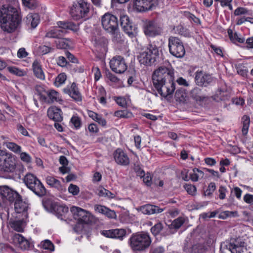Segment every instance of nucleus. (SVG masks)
<instances>
[{
	"instance_id": "1a4fd4ad",
	"label": "nucleus",
	"mask_w": 253,
	"mask_h": 253,
	"mask_svg": "<svg viewBox=\"0 0 253 253\" xmlns=\"http://www.w3.org/2000/svg\"><path fill=\"white\" fill-rule=\"evenodd\" d=\"M89 4L84 0H77L74 3L70 10V14L75 20L80 19L89 11Z\"/></svg>"
},
{
	"instance_id": "20e7f679",
	"label": "nucleus",
	"mask_w": 253,
	"mask_h": 253,
	"mask_svg": "<svg viewBox=\"0 0 253 253\" xmlns=\"http://www.w3.org/2000/svg\"><path fill=\"white\" fill-rule=\"evenodd\" d=\"M23 180L27 187L37 195L41 197L45 195L46 191L44 186L34 174L27 173Z\"/></svg>"
},
{
	"instance_id": "49530a36",
	"label": "nucleus",
	"mask_w": 253,
	"mask_h": 253,
	"mask_svg": "<svg viewBox=\"0 0 253 253\" xmlns=\"http://www.w3.org/2000/svg\"><path fill=\"white\" fill-rule=\"evenodd\" d=\"M131 113L126 110H119L115 112L114 115L119 118H129L131 116Z\"/></svg>"
},
{
	"instance_id": "dca6fc26",
	"label": "nucleus",
	"mask_w": 253,
	"mask_h": 253,
	"mask_svg": "<svg viewBox=\"0 0 253 253\" xmlns=\"http://www.w3.org/2000/svg\"><path fill=\"white\" fill-rule=\"evenodd\" d=\"M226 247L231 253H243L246 250V243L240 239H231Z\"/></svg>"
},
{
	"instance_id": "680f3d73",
	"label": "nucleus",
	"mask_w": 253,
	"mask_h": 253,
	"mask_svg": "<svg viewBox=\"0 0 253 253\" xmlns=\"http://www.w3.org/2000/svg\"><path fill=\"white\" fill-rule=\"evenodd\" d=\"M231 192H233L234 193V194L237 197V199H241L242 190L240 188L238 187H234L232 190Z\"/></svg>"
},
{
	"instance_id": "79ce46f5",
	"label": "nucleus",
	"mask_w": 253,
	"mask_h": 253,
	"mask_svg": "<svg viewBox=\"0 0 253 253\" xmlns=\"http://www.w3.org/2000/svg\"><path fill=\"white\" fill-rule=\"evenodd\" d=\"M18 155H19L20 159L22 162L26 164H29L31 163L32 159L28 153L26 152H23L21 151V153H18Z\"/></svg>"
},
{
	"instance_id": "ddd939ff",
	"label": "nucleus",
	"mask_w": 253,
	"mask_h": 253,
	"mask_svg": "<svg viewBox=\"0 0 253 253\" xmlns=\"http://www.w3.org/2000/svg\"><path fill=\"white\" fill-rule=\"evenodd\" d=\"M120 24L124 31L131 38L135 37L137 33V28L132 25L127 15L120 17Z\"/></svg>"
},
{
	"instance_id": "8fccbe9b",
	"label": "nucleus",
	"mask_w": 253,
	"mask_h": 253,
	"mask_svg": "<svg viewBox=\"0 0 253 253\" xmlns=\"http://www.w3.org/2000/svg\"><path fill=\"white\" fill-rule=\"evenodd\" d=\"M184 187L188 194L191 195H195L196 194L197 189L194 185L186 184Z\"/></svg>"
},
{
	"instance_id": "5701e85b",
	"label": "nucleus",
	"mask_w": 253,
	"mask_h": 253,
	"mask_svg": "<svg viewBox=\"0 0 253 253\" xmlns=\"http://www.w3.org/2000/svg\"><path fill=\"white\" fill-rule=\"evenodd\" d=\"M47 113L48 118L55 122H61L63 120L62 111L56 107H49Z\"/></svg>"
},
{
	"instance_id": "09e8293b",
	"label": "nucleus",
	"mask_w": 253,
	"mask_h": 253,
	"mask_svg": "<svg viewBox=\"0 0 253 253\" xmlns=\"http://www.w3.org/2000/svg\"><path fill=\"white\" fill-rule=\"evenodd\" d=\"M185 219L183 217H179L177 218L174 219L172 222V226L174 228H179L184 223Z\"/></svg>"
},
{
	"instance_id": "c85d7f7f",
	"label": "nucleus",
	"mask_w": 253,
	"mask_h": 253,
	"mask_svg": "<svg viewBox=\"0 0 253 253\" xmlns=\"http://www.w3.org/2000/svg\"><path fill=\"white\" fill-rule=\"evenodd\" d=\"M57 27H59L60 29L65 30L67 31V30H71L74 32H77L79 30V26L72 22H65V21H59L57 22Z\"/></svg>"
},
{
	"instance_id": "f8f14e48",
	"label": "nucleus",
	"mask_w": 253,
	"mask_h": 253,
	"mask_svg": "<svg viewBox=\"0 0 253 253\" xmlns=\"http://www.w3.org/2000/svg\"><path fill=\"white\" fill-rule=\"evenodd\" d=\"M159 93L164 97L171 94L175 90V84L172 80L159 83L157 84H153Z\"/></svg>"
},
{
	"instance_id": "a18cd8bd",
	"label": "nucleus",
	"mask_w": 253,
	"mask_h": 253,
	"mask_svg": "<svg viewBox=\"0 0 253 253\" xmlns=\"http://www.w3.org/2000/svg\"><path fill=\"white\" fill-rule=\"evenodd\" d=\"M23 4L30 9H35L38 5L36 0H22Z\"/></svg>"
},
{
	"instance_id": "423d86ee",
	"label": "nucleus",
	"mask_w": 253,
	"mask_h": 253,
	"mask_svg": "<svg viewBox=\"0 0 253 253\" xmlns=\"http://www.w3.org/2000/svg\"><path fill=\"white\" fill-rule=\"evenodd\" d=\"M174 72L169 65L168 67L160 66L156 70L152 76L153 84L173 80Z\"/></svg>"
},
{
	"instance_id": "aec40b11",
	"label": "nucleus",
	"mask_w": 253,
	"mask_h": 253,
	"mask_svg": "<svg viewBox=\"0 0 253 253\" xmlns=\"http://www.w3.org/2000/svg\"><path fill=\"white\" fill-rule=\"evenodd\" d=\"M64 93L68 94L76 101H82V97L81 93L75 83L72 84L70 87H67L63 89Z\"/></svg>"
},
{
	"instance_id": "473e14b6",
	"label": "nucleus",
	"mask_w": 253,
	"mask_h": 253,
	"mask_svg": "<svg viewBox=\"0 0 253 253\" xmlns=\"http://www.w3.org/2000/svg\"><path fill=\"white\" fill-rule=\"evenodd\" d=\"M9 224L11 227L17 232H22L25 227V223L22 220H11Z\"/></svg>"
},
{
	"instance_id": "393cba45",
	"label": "nucleus",
	"mask_w": 253,
	"mask_h": 253,
	"mask_svg": "<svg viewBox=\"0 0 253 253\" xmlns=\"http://www.w3.org/2000/svg\"><path fill=\"white\" fill-rule=\"evenodd\" d=\"M51 209L53 213L61 219H63L65 214L68 211L67 207L55 203L51 204Z\"/></svg>"
},
{
	"instance_id": "774afa93",
	"label": "nucleus",
	"mask_w": 253,
	"mask_h": 253,
	"mask_svg": "<svg viewBox=\"0 0 253 253\" xmlns=\"http://www.w3.org/2000/svg\"><path fill=\"white\" fill-rule=\"evenodd\" d=\"M29 242L27 239L24 238L22 243H21V246L20 247V248L22 250H27L29 248Z\"/></svg>"
},
{
	"instance_id": "4c0bfd02",
	"label": "nucleus",
	"mask_w": 253,
	"mask_h": 253,
	"mask_svg": "<svg viewBox=\"0 0 253 253\" xmlns=\"http://www.w3.org/2000/svg\"><path fill=\"white\" fill-rule=\"evenodd\" d=\"M14 208L17 212L20 213L27 211L28 205L21 200H17L14 203Z\"/></svg>"
},
{
	"instance_id": "4468645a",
	"label": "nucleus",
	"mask_w": 253,
	"mask_h": 253,
	"mask_svg": "<svg viewBox=\"0 0 253 253\" xmlns=\"http://www.w3.org/2000/svg\"><path fill=\"white\" fill-rule=\"evenodd\" d=\"M110 67L113 72L118 74L124 73L127 68L124 59L121 56L114 57L110 61Z\"/></svg>"
},
{
	"instance_id": "603ef678",
	"label": "nucleus",
	"mask_w": 253,
	"mask_h": 253,
	"mask_svg": "<svg viewBox=\"0 0 253 253\" xmlns=\"http://www.w3.org/2000/svg\"><path fill=\"white\" fill-rule=\"evenodd\" d=\"M250 11L246 8L239 7L234 11V14L236 16L244 14H250Z\"/></svg>"
},
{
	"instance_id": "bb28decb",
	"label": "nucleus",
	"mask_w": 253,
	"mask_h": 253,
	"mask_svg": "<svg viewBox=\"0 0 253 253\" xmlns=\"http://www.w3.org/2000/svg\"><path fill=\"white\" fill-rule=\"evenodd\" d=\"M66 33V30L60 29L59 27L55 26L46 33L45 37L49 38L60 39L63 37Z\"/></svg>"
},
{
	"instance_id": "de8ad7c7",
	"label": "nucleus",
	"mask_w": 253,
	"mask_h": 253,
	"mask_svg": "<svg viewBox=\"0 0 253 253\" xmlns=\"http://www.w3.org/2000/svg\"><path fill=\"white\" fill-rule=\"evenodd\" d=\"M25 238L19 234H15L13 236V242L18 247L20 248L21 243L23 241Z\"/></svg>"
},
{
	"instance_id": "39448f33",
	"label": "nucleus",
	"mask_w": 253,
	"mask_h": 253,
	"mask_svg": "<svg viewBox=\"0 0 253 253\" xmlns=\"http://www.w3.org/2000/svg\"><path fill=\"white\" fill-rule=\"evenodd\" d=\"M16 168V160L12 154L0 151V170L13 172Z\"/></svg>"
},
{
	"instance_id": "c756f323",
	"label": "nucleus",
	"mask_w": 253,
	"mask_h": 253,
	"mask_svg": "<svg viewBox=\"0 0 253 253\" xmlns=\"http://www.w3.org/2000/svg\"><path fill=\"white\" fill-rule=\"evenodd\" d=\"M40 17L37 13H30L26 17V23L32 28H36L39 23Z\"/></svg>"
},
{
	"instance_id": "5fc2aeb1",
	"label": "nucleus",
	"mask_w": 253,
	"mask_h": 253,
	"mask_svg": "<svg viewBox=\"0 0 253 253\" xmlns=\"http://www.w3.org/2000/svg\"><path fill=\"white\" fill-rule=\"evenodd\" d=\"M116 103L120 106L125 108L127 106V102L126 98L124 97H117L115 99Z\"/></svg>"
},
{
	"instance_id": "f03ea898",
	"label": "nucleus",
	"mask_w": 253,
	"mask_h": 253,
	"mask_svg": "<svg viewBox=\"0 0 253 253\" xmlns=\"http://www.w3.org/2000/svg\"><path fill=\"white\" fill-rule=\"evenodd\" d=\"M101 24L104 29L112 35L114 40L117 42L123 41V35L119 31L116 16L106 13L102 16Z\"/></svg>"
},
{
	"instance_id": "3c124183",
	"label": "nucleus",
	"mask_w": 253,
	"mask_h": 253,
	"mask_svg": "<svg viewBox=\"0 0 253 253\" xmlns=\"http://www.w3.org/2000/svg\"><path fill=\"white\" fill-rule=\"evenodd\" d=\"M42 248L45 250H48L50 251H53L54 250V245L49 240H46L44 241L42 243Z\"/></svg>"
},
{
	"instance_id": "37998d69",
	"label": "nucleus",
	"mask_w": 253,
	"mask_h": 253,
	"mask_svg": "<svg viewBox=\"0 0 253 253\" xmlns=\"http://www.w3.org/2000/svg\"><path fill=\"white\" fill-rule=\"evenodd\" d=\"M70 123L76 129H79L81 126V120L78 116L74 115L70 120Z\"/></svg>"
},
{
	"instance_id": "4be33fe9",
	"label": "nucleus",
	"mask_w": 253,
	"mask_h": 253,
	"mask_svg": "<svg viewBox=\"0 0 253 253\" xmlns=\"http://www.w3.org/2000/svg\"><path fill=\"white\" fill-rule=\"evenodd\" d=\"M0 194L3 199L7 200L10 202L13 201L18 195L17 192L13 190L7 186L0 187Z\"/></svg>"
},
{
	"instance_id": "e2e57ef3",
	"label": "nucleus",
	"mask_w": 253,
	"mask_h": 253,
	"mask_svg": "<svg viewBox=\"0 0 253 253\" xmlns=\"http://www.w3.org/2000/svg\"><path fill=\"white\" fill-rule=\"evenodd\" d=\"M9 71L19 76H23V72L16 67H9Z\"/></svg>"
},
{
	"instance_id": "7ed1b4c3",
	"label": "nucleus",
	"mask_w": 253,
	"mask_h": 253,
	"mask_svg": "<svg viewBox=\"0 0 253 253\" xmlns=\"http://www.w3.org/2000/svg\"><path fill=\"white\" fill-rule=\"evenodd\" d=\"M128 243L133 252H141L145 251L150 247L151 239L148 233L138 232L131 235Z\"/></svg>"
},
{
	"instance_id": "a19ab883",
	"label": "nucleus",
	"mask_w": 253,
	"mask_h": 253,
	"mask_svg": "<svg viewBox=\"0 0 253 253\" xmlns=\"http://www.w3.org/2000/svg\"><path fill=\"white\" fill-rule=\"evenodd\" d=\"M243 120V125L242 127V133L245 135L248 133V129L250 124V119L249 117L245 115L242 118Z\"/></svg>"
},
{
	"instance_id": "a878e982",
	"label": "nucleus",
	"mask_w": 253,
	"mask_h": 253,
	"mask_svg": "<svg viewBox=\"0 0 253 253\" xmlns=\"http://www.w3.org/2000/svg\"><path fill=\"white\" fill-rule=\"evenodd\" d=\"M107 40L102 37L95 38L94 44L97 51L104 53L107 51Z\"/></svg>"
},
{
	"instance_id": "412c9836",
	"label": "nucleus",
	"mask_w": 253,
	"mask_h": 253,
	"mask_svg": "<svg viewBox=\"0 0 253 253\" xmlns=\"http://www.w3.org/2000/svg\"><path fill=\"white\" fill-rule=\"evenodd\" d=\"M104 236L111 238H117L122 240L126 235V232L123 229H115L108 230H103L101 232Z\"/></svg>"
},
{
	"instance_id": "338daca9",
	"label": "nucleus",
	"mask_w": 253,
	"mask_h": 253,
	"mask_svg": "<svg viewBox=\"0 0 253 253\" xmlns=\"http://www.w3.org/2000/svg\"><path fill=\"white\" fill-rule=\"evenodd\" d=\"M28 55L27 52L24 48H20L17 52V56L19 58H24Z\"/></svg>"
},
{
	"instance_id": "6ab92c4d",
	"label": "nucleus",
	"mask_w": 253,
	"mask_h": 253,
	"mask_svg": "<svg viewBox=\"0 0 253 253\" xmlns=\"http://www.w3.org/2000/svg\"><path fill=\"white\" fill-rule=\"evenodd\" d=\"M114 158L118 164L126 166L129 164V159L127 155L121 149H117L114 152Z\"/></svg>"
},
{
	"instance_id": "72a5a7b5",
	"label": "nucleus",
	"mask_w": 253,
	"mask_h": 253,
	"mask_svg": "<svg viewBox=\"0 0 253 253\" xmlns=\"http://www.w3.org/2000/svg\"><path fill=\"white\" fill-rule=\"evenodd\" d=\"M175 98L176 101L184 103L188 98L187 93L184 89H178L175 93Z\"/></svg>"
},
{
	"instance_id": "58836bf2",
	"label": "nucleus",
	"mask_w": 253,
	"mask_h": 253,
	"mask_svg": "<svg viewBox=\"0 0 253 253\" xmlns=\"http://www.w3.org/2000/svg\"><path fill=\"white\" fill-rule=\"evenodd\" d=\"M46 181L47 184L51 187H53L57 189H60L61 187V183L59 180L56 179L54 177L47 176L46 177Z\"/></svg>"
},
{
	"instance_id": "f704fd0d",
	"label": "nucleus",
	"mask_w": 253,
	"mask_h": 253,
	"mask_svg": "<svg viewBox=\"0 0 253 253\" xmlns=\"http://www.w3.org/2000/svg\"><path fill=\"white\" fill-rule=\"evenodd\" d=\"M227 33L230 40L233 42L243 43L245 41L244 38L240 37L236 32L233 33L231 29H228Z\"/></svg>"
},
{
	"instance_id": "a211bd4d",
	"label": "nucleus",
	"mask_w": 253,
	"mask_h": 253,
	"mask_svg": "<svg viewBox=\"0 0 253 253\" xmlns=\"http://www.w3.org/2000/svg\"><path fill=\"white\" fill-rule=\"evenodd\" d=\"M136 210L138 212L147 215L159 213L163 212L164 210V209L160 208L158 206L151 204H146L138 207L136 208Z\"/></svg>"
},
{
	"instance_id": "864d4df0",
	"label": "nucleus",
	"mask_w": 253,
	"mask_h": 253,
	"mask_svg": "<svg viewBox=\"0 0 253 253\" xmlns=\"http://www.w3.org/2000/svg\"><path fill=\"white\" fill-rule=\"evenodd\" d=\"M216 189L215 184L214 182H211L205 192V195L207 196L211 195Z\"/></svg>"
},
{
	"instance_id": "0e129e2a",
	"label": "nucleus",
	"mask_w": 253,
	"mask_h": 253,
	"mask_svg": "<svg viewBox=\"0 0 253 253\" xmlns=\"http://www.w3.org/2000/svg\"><path fill=\"white\" fill-rule=\"evenodd\" d=\"M107 209L108 208L102 205H96L95 206V211L103 214H104Z\"/></svg>"
},
{
	"instance_id": "052dcab7",
	"label": "nucleus",
	"mask_w": 253,
	"mask_h": 253,
	"mask_svg": "<svg viewBox=\"0 0 253 253\" xmlns=\"http://www.w3.org/2000/svg\"><path fill=\"white\" fill-rule=\"evenodd\" d=\"M104 215L110 218H115L117 216L116 212L114 211L111 210L108 208L104 213Z\"/></svg>"
},
{
	"instance_id": "9b49d317",
	"label": "nucleus",
	"mask_w": 253,
	"mask_h": 253,
	"mask_svg": "<svg viewBox=\"0 0 253 253\" xmlns=\"http://www.w3.org/2000/svg\"><path fill=\"white\" fill-rule=\"evenodd\" d=\"M143 31L147 36L154 37L162 34V28L160 24L156 21L149 20L144 23Z\"/></svg>"
},
{
	"instance_id": "0eeeda50",
	"label": "nucleus",
	"mask_w": 253,
	"mask_h": 253,
	"mask_svg": "<svg viewBox=\"0 0 253 253\" xmlns=\"http://www.w3.org/2000/svg\"><path fill=\"white\" fill-rule=\"evenodd\" d=\"M159 51L155 45L149 44L147 47L140 53L138 59L141 64L150 65L156 61Z\"/></svg>"
},
{
	"instance_id": "6e6552de",
	"label": "nucleus",
	"mask_w": 253,
	"mask_h": 253,
	"mask_svg": "<svg viewBox=\"0 0 253 253\" xmlns=\"http://www.w3.org/2000/svg\"><path fill=\"white\" fill-rule=\"evenodd\" d=\"M169 48L170 53L177 58H182L185 54L183 42L175 37L171 36L169 38Z\"/></svg>"
},
{
	"instance_id": "69168bd1",
	"label": "nucleus",
	"mask_w": 253,
	"mask_h": 253,
	"mask_svg": "<svg viewBox=\"0 0 253 253\" xmlns=\"http://www.w3.org/2000/svg\"><path fill=\"white\" fill-rule=\"evenodd\" d=\"M57 64L61 67H65L67 64V62L65 57L63 56H60L57 60Z\"/></svg>"
},
{
	"instance_id": "6e6d98bb",
	"label": "nucleus",
	"mask_w": 253,
	"mask_h": 253,
	"mask_svg": "<svg viewBox=\"0 0 253 253\" xmlns=\"http://www.w3.org/2000/svg\"><path fill=\"white\" fill-rule=\"evenodd\" d=\"M68 191L73 195H77L80 191L78 186L73 184H71L68 187Z\"/></svg>"
},
{
	"instance_id": "ea45409f",
	"label": "nucleus",
	"mask_w": 253,
	"mask_h": 253,
	"mask_svg": "<svg viewBox=\"0 0 253 253\" xmlns=\"http://www.w3.org/2000/svg\"><path fill=\"white\" fill-rule=\"evenodd\" d=\"M67 79V76L64 73H60L55 78L54 81V85L57 87H59L61 85L63 84Z\"/></svg>"
},
{
	"instance_id": "9d476101",
	"label": "nucleus",
	"mask_w": 253,
	"mask_h": 253,
	"mask_svg": "<svg viewBox=\"0 0 253 253\" xmlns=\"http://www.w3.org/2000/svg\"><path fill=\"white\" fill-rule=\"evenodd\" d=\"M70 211L74 218L77 219L80 223L88 224L92 220V215L88 211L76 206H72Z\"/></svg>"
},
{
	"instance_id": "f3484780",
	"label": "nucleus",
	"mask_w": 253,
	"mask_h": 253,
	"mask_svg": "<svg viewBox=\"0 0 253 253\" xmlns=\"http://www.w3.org/2000/svg\"><path fill=\"white\" fill-rule=\"evenodd\" d=\"M156 5V0H134L133 7L139 12L152 10Z\"/></svg>"
},
{
	"instance_id": "7c9ffc66",
	"label": "nucleus",
	"mask_w": 253,
	"mask_h": 253,
	"mask_svg": "<svg viewBox=\"0 0 253 253\" xmlns=\"http://www.w3.org/2000/svg\"><path fill=\"white\" fill-rule=\"evenodd\" d=\"M33 72L35 75L41 80H44L45 76L42 70V66L38 60H35L32 64Z\"/></svg>"
},
{
	"instance_id": "2eb2a0df",
	"label": "nucleus",
	"mask_w": 253,
	"mask_h": 253,
	"mask_svg": "<svg viewBox=\"0 0 253 253\" xmlns=\"http://www.w3.org/2000/svg\"><path fill=\"white\" fill-rule=\"evenodd\" d=\"M213 80L211 75L203 71L198 70L195 73V82L199 86L206 87L212 83Z\"/></svg>"
},
{
	"instance_id": "cd10ccee",
	"label": "nucleus",
	"mask_w": 253,
	"mask_h": 253,
	"mask_svg": "<svg viewBox=\"0 0 253 253\" xmlns=\"http://www.w3.org/2000/svg\"><path fill=\"white\" fill-rule=\"evenodd\" d=\"M191 97L197 102H202L206 100L208 97L204 94L202 89L196 87L190 92Z\"/></svg>"
},
{
	"instance_id": "bf43d9fd",
	"label": "nucleus",
	"mask_w": 253,
	"mask_h": 253,
	"mask_svg": "<svg viewBox=\"0 0 253 253\" xmlns=\"http://www.w3.org/2000/svg\"><path fill=\"white\" fill-rule=\"evenodd\" d=\"M51 48L46 45H41L39 47V52L42 54H45L50 51Z\"/></svg>"
},
{
	"instance_id": "f257e3e1",
	"label": "nucleus",
	"mask_w": 253,
	"mask_h": 253,
	"mask_svg": "<svg viewBox=\"0 0 253 253\" xmlns=\"http://www.w3.org/2000/svg\"><path fill=\"white\" fill-rule=\"evenodd\" d=\"M0 22L4 26L2 27L9 33L13 32L19 25L20 19L17 6L4 4L0 10Z\"/></svg>"
},
{
	"instance_id": "2f4dec72",
	"label": "nucleus",
	"mask_w": 253,
	"mask_h": 253,
	"mask_svg": "<svg viewBox=\"0 0 253 253\" xmlns=\"http://www.w3.org/2000/svg\"><path fill=\"white\" fill-rule=\"evenodd\" d=\"M3 145L16 154L20 153L22 150V147L20 145H18L14 142H10L9 141L3 142Z\"/></svg>"
},
{
	"instance_id": "b1692460",
	"label": "nucleus",
	"mask_w": 253,
	"mask_h": 253,
	"mask_svg": "<svg viewBox=\"0 0 253 253\" xmlns=\"http://www.w3.org/2000/svg\"><path fill=\"white\" fill-rule=\"evenodd\" d=\"M45 93L47 96L42 95V97L47 103H52L55 102H60L62 101L60 94L55 90H48L45 91Z\"/></svg>"
},
{
	"instance_id": "e433bc0d",
	"label": "nucleus",
	"mask_w": 253,
	"mask_h": 253,
	"mask_svg": "<svg viewBox=\"0 0 253 253\" xmlns=\"http://www.w3.org/2000/svg\"><path fill=\"white\" fill-rule=\"evenodd\" d=\"M71 41L69 39L61 38L56 42V46L58 48L66 49L70 46Z\"/></svg>"
},
{
	"instance_id": "13d9d810",
	"label": "nucleus",
	"mask_w": 253,
	"mask_h": 253,
	"mask_svg": "<svg viewBox=\"0 0 253 253\" xmlns=\"http://www.w3.org/2000/svg\"><path fill=\"white\" fill-rule=\"evenodd\" d=\"M215 1L219 2L220 5L222 6H228L230 10L232 9V6L231 2L232 0H214Z\"/></svg>"
},
{
	"instance_id": "c03bdc74",
	"label": "nucleus",
	"mask_w": 253,
	"mask_h": 253,
	"mask_svg": "<svg viewBox=\"0 0 253 253\" xmlns=\"http://www.w3.org/2000/svg\"><path fill=\"white\" fill-rule=\"evenodd\" d=\"M163 229V225L161 222H158L153 226L151 229L152 233L156 236L158 235Z\"/></svg>"
},
{
	"instance_id": "c9c22d12",
	"label": "nucleus",
	"mask_w": 253,
	"mask_h": 253,
	"mask_svg": "<svg viewBox=\"0 0 253 253\" xmlns=\"http://www.w3.org/2000/svg\"><path fill=\"white\" fill-rule=\"evenodd\" d=\"M204 175V173L202 170L195 168L190 173V178L193 181H197L199 179L202 178Z\"/></svg>"
},
{
	"instance_id": "4d7b16f0",
	"label": "nucleus",
	"mask_w": 253,
	"mask_h": 253,
	"mask_svg": "<svg viewBox=\"0 0 253 253\" xmlns=\"http://www.w3.org/2000/svg\"><path fill=\"white\" fill-rule=\"evenodd\" d=\"M218 192L219 193V198L221 200L224 199L226 197V194L227 192L226 188L223 186H220L219 188Z\"/></svg>"
}]
</instances>
